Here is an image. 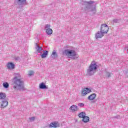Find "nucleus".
Here are the masks:
<instances>
[{"label": "nucleus", "mask_w": 128, "mask_h": 128, "mask_svg": "<svg viewBox=\"0 0 128 128\" xmlns=\"http://www.w3.org/2000/svg\"><path fill=\"white\" fill-rule=\"evenodd\" d=\"M14 84L13 88L16 90H24V80L22 79V76L20 73L14 74V78L12 79Z\"/></svg>", "instance_id": "f257e3e1"}, {"label": "nucleus", "mask_w": 128, "mask_h": 128, "mask_svg": "<svg viewBox=\"0 0 128 128\" xmlns=\"http://www.w3.org/2000/svg\"><path fill=\"white\" fill-rule=\"evenodd\" d=\"M94 1L93 0H82L80 4L82 6H86L84 8V10L86 12H92V14H94L96 12V6H94Z\"/></svg>", "instance_id": "f03ea898"}, {"label": "nucleus", "mask_w": 128, "mask_h": 128, "mask_svg": "<svg viewBox=\"0 0 128 128\" xmlns=\"http://www.w3.org/2000/svg\"><path fill=\"white\" fill-rule=\"evenodd\" d=\"M96 70H98L96 63L94 61H93L87 69V74L88 76H94V74L96 72Z\"/></svg>", "instance_id": "7ed1b4c3"}, {"label": "nucleus", "mask_w": 128, "mask_h": 128, "mask_svg": "<svg viewBox=\"0 0 128 128\" xmlns=\"http://www.w3.org/2000/svg\"><path fill=\"white\" fill-rule=\"evenodd\" d=\"M64 56H68V58H72V60H76V58L74 57L76 56V52L74 50L66 49L63 52Z\"/></svg>", "instance_id": "20e7f679"}, {"label": "nucleus", "mask_w": 128, "mask_h": 128, "mask_svg": "<svg viewBox=\"0 0 128 128\" xmlns=\"http://www.w3.org/2000/svg\"><path fill=\"white\" fill-rule=\"evenodd\" d=\"M78 116L79 118H82V122H83L86 123L90 122V118L88 116H86V113L84 112L80 113L78 114Z\"/></svg>", "instance_id": "39448f33"}, {"label": "nucleus", "mask_w": 128, "mask_h": 128, "mask_svg": "<svg viewBox=\"0 0 128 128\" xmlns=\"http://www.w3.org/2000/svg\"><path fill=\"white\" fill-rule=\"evenodd\" d=\"M108 26L106 24H102L100 30L104 32L105 34H108Z\"/></svg>", "instance_id": "423d86ee"}, {"label": "nucleus", "mask_w": 128, "mask_h": 128, "mask_svg": "<svg viewBox=\"0 0 128 128\" xmlns=\"http://www.w3.org/2000/svg\"><path fill=\"white\" fill-rule=\"evenodd\" d=\"M106 34L104 33V32H102L101 30L98 31L97 33L95 34V38L98 40V38H102L104 37V36Z\"/></svg>", "instance_id": "0eeeda50"}, {"label": "nucleus", "mask_w": 128, "mask_h": 128, "mask_svg": "<svg viewBox=\"0 0 128 128\" xmlns=\"http://www.w3.org/2000/svg\"><path fill=\"white\" fill-rule=\"evenodd\" d=\"M15 66L16 65H14V64L9 62L6 65V68H8V70H14Z\"/></svg>", "instance_id": "6e6552de"}, {"label": "nucleus", "mask_w": 128, "mask_h": 128, "mask_svg": "<svg viewBox=\"0 0 128 128\" xmlns=\"http://www.w3.org/2000/svg\"><path fill=\"white\" fill-rule=\"evenodd\" d=\"M92 92V90H90L88 88H84L82 90V96H84L86 94H90Z\"/></svg>", "instance_id": "1a4fd4ad"}, {"label": "nucleus", "mask_w": 128, "mask_h": 128, "mask_svg": "<svg viewBox=\"0 0 128 128\" xmlns=\"http://www.w3.org/2000/svg\"><path fill=\"white\" fill-rule=\"evenodd\" d=\"M35 48L36 50L37 54H42L40 52L42 50V47L40 46L38 43H36V47Z\"/></svg>", "instance_id": "9d476101"}, {"label": "nucleus", "mask_w": 128, "mask_h": 128, "mask_svg": "<svg viewBox=\"0 0 128 128\" xmlns=\"http://www.w3.org/2000/svg\"><path fill=\"white\" fill-rule=\"evenodd\" d=\"M49 126H50V128H60V123L58 122H51L50 125Z\"/></svg>", "instance_id": "9b49d317"}, {"label": "nucleus", "mask_w": 128, "mask_h": 128, "mask_svg": "<svg viewBox=\"0 0 128 128\" xmlns=\"http://www.w3.org/2000/svg\"><path fill=\"white\" fill-rule=\"evenodd\" d=\"M8 102L7 100H2V104H1V108H4L6 106H8Z\"/></svg>", "instance_id": "f8f14e48"}, {"label": "nucleus", "mask_w": 128, "mask_h": 128, "mask_svg": "<svg viewBox=\"0 0 128 128\" xmlns=\"http://www.w3.org/2000/svg\"><path fill=\"white\" fill-rule=\"evenodd\" d=\"M26 0H18L17 4L18 6H21L22 8L24 6V4H26Z\"/></svg>", "instance_id": "ddd939ff"}, {"label": "nucleus", "mask_w": 128, "mask_h": 128, "mask_svg": "<svg viewBox=\"0 0 128 128\" xmlns=\"http://www.w3.org/2000/svg\"><path fill=\"white\" fill-rule=\"evenodd\" d=\"M96 94H92L89 96L88 98L89 100H94L96 98Z\"/></svg>", "instance_id": "4468645a"}, {"label": "nucleus", "mask_w": 128, "mask_h": 128, "mask_svg": "<svg viewBox=\"0 0 128 128\" xmlns=\"http://www.w3.org/2000/svg\"><path fill=\"white\" fill-rule=\"evenodd\" d=\"M40 88H41V90H48V88L44 83H41L40 84Z\"/></svg>", "instance_id": "2eb2a0df"}, {"label": "nucleus", "mask_w": 128, "mask_h": 128, "mask_svg": "<svg viewBox=\"0 0 128 128\" xmlns=\"http://www.w3.org/2000/svg\"><path fill=\"white\" fill-rule=\"evenodd\" d=\"M70 110L72 112H76L78 108V106L76 105H72L70 107Z\"/></svg>", "instance_id": "dca6fc26"}, {"label": "nucleus", "mask_w": 128, "mask_h": 128, "mask_svg": "<svg viewBox=\"0 0 128 128\" xmlns=\"http://www.w3.org/2000/svg\"><path fill=\"white\" fill-rule=\"evenodd\" d=\"M52 56L53 58H58V54L56 50H54L52 52Z\"/></svg>", "instance_id": "f3484780"}, {"label": "nucleus", "mask_w": 128, "mask_h": 128, "mask_svg": "<svg viewBox=\"0 0 128 128\" xmlns=\"http://www.w3.org/2000/svg\"><path fill=\"white\" fill-rule=\"evenodd\" d=\"M46 32L47 34H52V28H48L46 29Z\"/></svg>", "instance_id": "a211bd4d"}, {"label": "nucleus", "mask_w": 128, "mask_h": 128, "mask_svg": "<svg viewBox=\"0 0 128 128\" xmlns=\"http://www.w3.org/2000/svg\"><path fill=\"white\" fill-rule=\"evenodd\" d=\"M48 52L46 51V52H44L42 55L41 56L42 58H46V56H48Z\"/></svg>", "instance_id": "6ab92c4d"}, {"label": "nucleus", "mask_w": 128, "mask_h": 128, "mask_svg": "<svg viewBox=\"0 0 128 128\" xmlns=\"http://www.w3.org/2000/svg\"><path fill=\"white\" fill-rule=\"evenodd\" d=\"M6 96V94L0 93V100H4Z\"/></svg>", "instance_id": "aec40b11"}, {"label": "nucleus", "mask_w": 128, "mask_h": 128, "mask_svg": "<svg viewBox=\"0 0 128 128\" xmlns=\"http://www.w3.org/2000/svg\"><path fill=\"white\" fill-rule=\"evenodd\" d=\"M3 86L5 88H8V87L10 86V84L8 82H5L3 83Z\"/></svg>", "instance_id": "412c9836"}, {"label": "nucleus", "mask_w": 128, "mask_h": 128, "mask_svg": "<svg viewBox=\"0 0 128 128\" xmlns=\"http://www.w3.org/2000/svg\"><path fill=\"white\" fill-rule=\"evenodd\" d=\"M106 78H110V73L108 72H106Z\"/></svg>", "instance_id": "4be33fe9"}, {"label": "nucleus", "mask_w": 128, "mask_h": 128, "mask_svg": "<svg viewBox=\"0 0 128 128\" xmlns=\"http://www.w3.org/2000/svg\"><path fill=\"white\" fill-rule=\"evenodd\" d=\"M78 106H80V108H82L84 106V103H80L78 104Z\"/></svg>", "instance_id": "5701e85b"}, {"label": "nucleus", "mask_w": 128, "mask_h": 128, "mask_svg": "<svg viewBox=\"0 0 128 128\" xmlns=\"http://www.w3.org/2000/svg\"><path fill=\"white\" fill-rule=\"evenodd\" d=\"M30 122H34V117L29 118Z\"/></svg>", "instance_id": "b1692460"}, {"label": "nucleus", "mask_w": 128, "mask_h": 128, "mask_svg": "<svg viewBox=\"0 0 128 128\" xmlns=\"http://www.w3.org/2000/svg\"><path fill=\"white\" fill-rule=\"evenodd\" d=\"M50 28V24H46V26H45V30H46V28Z\"/></svg>", "instance_id": "393cba45"}, {"label": "nucleus", "mask_w": 128, "mask_h": 128, "mask_svg": "<svg viewBox=\"0 0 128 128\" xmlns=\"http://www.w3.org/2000/svg\"><path fill=\"white\" fill-rule=\"evenodd\" d=\"M118 19H114L113 20V22H114L115 24H116L118 22Z\"/></svg>", "instance_id": "a878e982"}, {"label": "nucleus", "mask_w": 128, "mask_h": 128, "mask_svg": "<svg viewBox=\"0 0 128 128\" xmlns=\"http://www.w3.org/2000/svg\"><path fill=\"white\" fill-rule=\"evenodd\" d=\"M34 74V72L30 71L28 73V76H32Z\"/></svg>", "instance_id": "bb28decb"}, {"label": "nucleus", "mask_w": 128, "mask_h": 128, "mask_svg": "<svg viewBox=\"0 0 128 128\" xmlns=\"http://www.w3.org/2000/svg\"><path fill=\"white\" fill-rule=\"evenodd\" d=\"M16 60H20V58L18 56L15 58Z\"/></svg>", "instance_id": "cd10ccee"}, {"label": "nucleus", "mask_w": 128, "mask_h": 128, "mask_svg": "<svg viewBox=\"0 0 128 128\" xmlns=\"http://www.w3.org/2000/svg\"><path fill=\"white\" fill-rule=\"evenodd\" d=\"M124 50H128V46H126L124 48Z\"/></svg>", "instance_id": "c85d7f7f"}, {"label": "nucleus", "mask_w": 128, "mask_h": 128, "mask_svg": "<svg viewBox=\"0 0 128 128\" xmlns=\"http://www.w3.org/2000/svg\"><path fill=\"white\" fill-rule=\"evenodd\" d=\"M115 118H118V117H115Z\"/></svg>", "instance_id": "c756f323"}, {"label": "nucleus", "mask_w": 128, "mask_h": 128, "mask_svg": "<svg viewBox=\"0 0 128 128\" xmlns=\"http://www.w3.org/2000/svg\"><path fill=\"white\" fill-rule=\"evenodd\" d=\"M19 8H20V6H19Z\"/></svg>", "instance_id": "7c9ffc66"}, {"label": "nucleus", "mask_w": 128, "mask_h": 128, "mask_svg": "<svg viewBox=\"0 0 128 128\" xmlns=\"http://www.w3.org/2000/svg\"><path fill=\"white\" fill-rule=\"evenodd\" d=\"M85 120H86V119H85Z\"/></svg>", "instance_id": "2f4dec72"}]
</instances>
